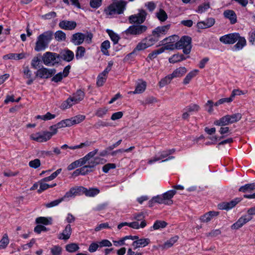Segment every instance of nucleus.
<instances>
[{
	"mask_svg": "<svg viewBox=\"0 0 255 255\" xmlns=\"http://www.w3.org/2000/svg\"><path fill=\"white\" fill-rule=\"evenodd\" d=\"M241 200L240 198H235L230 202H222L218 205L220 210H229L234 208Z\"/></svg>",
	"mask_w": 255,
	"mask_h": 255,
	"instance_id": "nucleus-11",
	"label": "nucleus"
},
{
	"mask_svg": "<svg viewBox=\"0 0 255 255\" xmlns=\"http://www.w3.org/2000/svg\"><path fill=\"white\" fill-rule=\"evenodd\" d=\"M170 25H164L162 26L157 27L153 31L152 34L154 38H156L158 40V37L161 34H165L169 29Z\"/></svg>",
	"mask_w": 255,
	"mask_h": 255,
	"instance_id": "nucleus-20",
	"label": "nucleus"
},
{
	"mask_svg": "<svg viewBox=\"0 0 255 255\" xmlns=\"http://www.w3.org/2000/svg\"><path fill=\"white\" fill-rule=\"evenodd\" d=\"M70 69V66L68 65L65 67L62 72H60L55 75L52 78V81L54 82H58L62 80L64 77H66L68 76L69 73V70Z\"/></svg>",
	"mask_w": 255,
	"mask_h": 255,
	"instance_id": "nucleus-21",
	"label": "nucleus"
},
{
	"mask_svg": "<svg viewBox=\"0 0 255 255\" xmlns=\"http://www.w3.org/2000/svg\"><path fill=\"white\" fill-rule=\"evenodd\" d=\"M200 110V106L197 104H193L189 105L187 108V111L189 113H197Z\"/></svg>",
	"mask_w": 255,
	"mask_h": 255,
	"instance_id": "nucleus-51",
	"label": "nucleus"
},
{
	"mask_svg": "<svg viewBox=\"0 0 255 255\" xmlns=\"http://www.w3.org/2000/svg\"><path fill=\"white\" fill-rule=\"evenodd\" d=\"M228 115H226L214 122V125L216 126L223 127L230 125Z\"/></svg>",
	"mask_w": 255,
	"mask_h": 255,
	"instance_id": "nucleus-30",
	"label": "nucleus"
},
{
	"mask_svg": "<svg viewBox=\"0 0 255 255\" xmlns=\"http://www.w3.org/2000/svg\"><path fill=\"white\" fill-rule=\"evenodd\" d=\"M116 167L115 163H107L103 166L102 170L104 172L108 173L110 169H115Z\"/></svg>",
	"mask_w": 255,
	"mask_h": 255,
	"instance_id": "nucleus-59",
	"label": "nucleus"
},
{
	"mask_svg": "<svg viewBox=\"0 0 255 255\" xmlns=\"http://www.w3.org/2000/svg\"><path fill=\"white\" fill-rule=\"evenodd\" d=\"M228 117L230 125L240 121L242 118V115L240 113H237L232 115H228Z\"/></svg>",
	"mask_w": 255,
	"mask_h": 255,
	"instance_id": "nucleus-35",
	"label": "nucleus"
},
{
	"mask_svg": "<svg viewBox=\"0 0 255 255\" xmlns=\"http://www.w3.org/2000/svg\"><path fill=\"white\" fill-rule=\"evenodd\" d=\"M163 203L164 202L163 201L162 194H161L153 197L152 199L148 201V204L149 207H152L155 203L163 204Z\"/></svg>",
	"mask_w": 255,
	"mask_h": 255,
	"instance_id": "nucleus-33",
	"label": "nucleus"
},
{
	"mask_svg": "<svg viewBox=\"0 0 255 255\" xmlns=\"http://www.w3.org/2000/svg\"><path fill=\"white\" fill-rule=\"evenodd\" d=\"M219 215V212L216 211H210L203 216H201L200 218L201 222L203 223H208L210 222L213 217L217 216Z\"/></svg>",
	"mask_w": 255,
	"mask_h": 255,
	"instance_id": "nucleus-24",
	"label": "nucleus"
},
{
	"mask_svg": "<svg viewBox=\"0 0 255 255\" xmlns=\"http://www.w3.org/2000/svg\"><path fill=\"white\" fill-rule=\"evenodd\" d=\"M112 244L108 240H103L101 241V242H99L98 243H97V249L99 248H102L104 247H111L112 246Z\"/></svg>",
	"mask_w": 255,
	"mask_h": 255,
	"instance_id": "nucleus-54",
	"label": "nucleus"
},
{
	"mask_svg": "<svg viewBox=\"0 0 255 255\" xmlns=\"http://www.w3.org/2000/svg\"><path fill=\"white\" fill-rule=\"evenodd\" d=\"M175 190H170L162 194L163 204L170 205L173 204L172 200L173 196L176 194Z\"/></svg>",
	"mask_w": 255,
	"mask_h": 255,
	"instance_id": "nucleus-17",
	"label": "nucleus"
},
{
	"mask_svg": "<svg viewBox=\"0 0 255 255\" xmlns=\"http://www.w3.org/2000/svg\"><path fill=\"white\" fill-rule=\"evenodd\" d=\"M191 38L188 36H184L180 40L176 42V49H183V52L185 54H189L191 49Z\"/></svg>",
	"mask_w": 255,
	"mask_h": 255,
	"instance_id": "nucleus-5",
	"label": "nucleus"
},
{
	"mask_svg": "<svg viewBox=\"0 0 255 255\" xmlns=\"http://www.w3.org/2000/svg\"><path fill=\"white\" fill-rule=\"evenodd\" d=\"M146 29L147 27L145 25H132L126 30V32L132 35L140 34L145 32Z\"/></svg>",
	"mask_w": 255,
	"mask_h": 255,
	"instance_id": "nucleus-14",
	"label": "nucleus"
},
{
	"mask_svg": "<svg viewBox=\"0 0 255 255\" xmlns=\"http://www.w3.org/2000/svg\"><path fill=\"white\" fill-rule=\"evenodd\" d=\"M84 194L87 197H94L96 195V188H91L89 189L85 187V190H84Z\"/></svg>",
	"mask_w": 255,
	"mask_h": 255,
	"instance_id": "nucleus-53",
	"label": "nucleus"
},
{
	"mask_svg": "<svg viewBox=\"0 0 255 255\" xmlns=\"http://www.w3.org/2000/svg\"><path fill=\"white\" fill-rule=\"evenodd\" d=\"M187 70L185 67H179L176 68L170 75L174 78H180L185 75Z\"/></svg>",
	"mask_w": 255,
	"mask_h": 255,
	"instance_id": "nucleus-27",
	"label": "nucleus"
},
{
	"mask_svg": "<svg viewBox=\"0 0 255 255\" xmlns=\"http://www.w3.org/2000/svg\"><path fill=\"white\" fill-rule=\"evenodd\" d=\"M29 166L33 168H37L40 166V161L39 159H35L29 162Z\"/></svg>",
	"mask_w": 255,
	"mask_h": 255,
	"instance_id": "nucleus-61",
	"label": "nucleus"
},
{
	"mask_svg": "<svg viewBox=\"0 0 255 255\" xmlns=\"http://www.w3.org/2000/svg\"><path fill=\"white\" fill-rule=\"evenodd\" d=\"M178 237L174 236L170 238L169 240L167 241L163 244V248L168 249L171 247L178 240Z\"/></svg>",
	"mask_w": 255,
	"mask_h": 255,
	"instance_id": "nucleus-44",
	"label": "nucleus"
},
{
	"mask_svg": "<svg viewBox=\"0 0 255 255\" xmlns=\"http://www.w3.org/2000/svg\"><path fill=\"white\" fill-rule=\"evenodd\" d=\"M125 5L126 2L123 1L114 2L108 7L107 9H105V11L109 15L121 14L123 12Z\"/></svg>",
	"mask_w": 255,
	"mask_h": 255,
	"instance_id": "nucleus-6",
	"label": "nucleus"
},
{
	"mask_svg": "<svg viewBox=\"0 0 255 255\" xmlns=\"http://www.w3.org/2000/svg\"><path fill=\"white\" fill-rule=\"evenodd\" d=\"M232 102V98H225L219 99L217 102L214 104L215 106H219V105H222L225 103H231Z\"/></svg>",
	"mask_w": 255,
	"mask_h": 255,
	"instance_id": "nucleus-60",
	"label": "nucleus"
},
{
	"mask_svg": "<svg viewBox=\"0 0 255 255\" xmlns=\"http://www.w3.org/2000/svg\"><path fill=\"white\" fill-rule=\"evenodd\" d=\"M146 12L145 10H140L139 12L136 15H132L129 16V20L130 23H137L139 24L143 22L145 19Z\"/></svg>",
	"mask_w": 255,
	"mask_h": 255,
	"instance_id": "nucleus-13",
	"label": "nucleus"
},
{
	"mask_svg": "<svg viewBox=\"0 0 255 255\" xmlns=\"http://www.w3.org/2000/svg\"><path fill=\"white\" fill-rule=\"evenodd\" d=\"M55 72L56 70L54 69H49L42 67L37 71L36 75L40 78L47 79L51 77Z\"/></svg>",
	"mask_w": 255,
	"mask_h": 255,
	"instance_id": "nucleus-12",
	"label": "nucleus"
},
{
	"mask_svg": "<svg viewBox=\"0 0 255 255\" xmlns=\"http://www.w3.org/2000/svg\"><path fill=\"white\" fill-rule=\"evenodd\" d=\"M238 43L234 46L236 49H240L242 48L246 44V41L245 38L240 37L238 39Z\"/></svg>",
	"mask_w": 255,
	"mask_h": 255,
	"instance_id": "nucleus-52",
	"label": "nucleus"
},
{
	"mask_svg": "<svg viewBox=\"0 0 255 255\" xmlns=\"http://www.w3.org/2000/svg\"><path fill=\"white\" fill-rule=\"evenodd\" d=\"M45 181H42L41 180L39 182V188L37 190V192L39 193H41L43 191L49 188H52L56 186V183H54L52 184H48L44 182Z\"/></svg>",
	"mask_w": 255,
	"mask_h": 255,
	"instance_id": "nucleus-37",
	"label": "nucleus"
},
{
	"mask_svg": "<svg viewBox=\"0 0 255 255\" xmlns=\"http://www.w3.org/2000/svg\"><path fill=\"white\" fill-rule=\"evenodd\" d=\"M74 57V53L70 50H65L60 53V57L62 59L67 62L72 61Z\"/></svg>",
	"mask_w": 255,
	"mask_h": 255,
	"instance_id": "nucleus-28",
	"label": "nucleus"
},
{
	"mask_svg": "<svg viewBox=\"0 0 255 255\" xmlns=\"http://www.w3.org/2000/svg\"><path fill=\"white\" fill-rule=\"evenodd\" d=\"M74 125L72 118L71 119H67L60 121L57 124L53 125L56 132H58V129L64 128L67 127H71Z\"/></svg>",
	"mask_w": 255,
	"mask_h": 255,
	"instance_id": "nucleus-19",
	"label": "nucleus"
},
{
	"mask_svg": "<svg viewBox=\"0 0 255 255\" xmlns=\"http://www.w3.org/2000/svg\"><path fill=\"white\" fill-rule=\"evenodd\" d=\"M85 187L83 186H77L71 188L69 191L67 192L64 195L66 199H68L76 196H80L84 194Z\"/></svg>",
	"mask_w": 255,
	"mask_h": 255,
	"instance_id": "nucleus-9",
	"label": "nucleus"
},
{
	"mask_svg": "<svg viewBox=\"0 0 255 255\" xmlns=\"http://www.w3.org/2000/svg\"><path fill=\"white\" fill-rule=\"evenodd\" d=\"M73 106L71 98L69 97L66 100L64 101L60 106V108L62 110H66L70 108Z\"/></svg>",
	"mask_w": 255,
	"mask_h": 255,
	"instance_id": "nucleus-47",
	"label": "nucleus"
},
{
	"mask_svg": "<svg viewBox=\"0 0 255 255\" xmlns=\"http://www.w3.org/2000/svg\"><path fill=\"white\" fill-rule=\"evenodd\" d=\"M83 167H86L88 172L92 171V168L96 166V150H93L81 158Z\"/></svg>",
	"mask_w": 255,
	"mask_h": 255,
	"instance_id": "nucleus-3",
	"label": "nucleus"
},
{
	"mask_svg": "<svg viewBox=\"0 0 255 255\" xmlns=\"http://www.w3.org/2000/svg\"><path fill=\"white\" fill-rule=\"evenodd\" d=\"M49 130L50 131H42L33 133L30 135V138L37 142H46L49 140L53 135L57 133L53 126L50 127Z\"/></svg>",
	"mask_w": 255,
	"mask_h": 255,
	"instance_id": "nucleus-1",
	"label": "nucleus"
},
{
	"mask_svg": "<svg viewBox=\"0 0 255 255\" xmlns=\"http://www.w3.org/2000/svg\"><path fill=\"white\" fill-rule=\"evenodd\" d=\"M255 190V183H249L240 187L239 191L244 193L251 192Z\"/></svg>",
	"mask_w": 255,
	"mask_h": 255,
	"instance_id": "nucleus-34",
	"label": "nucleus"
},
{
	"mask_svg": "<svg viewBox=\"0 0 255 255\" xmlns=\"http://www.w3.org/2000/svg\"><path fill=\"white\" fill-rule=\"evenodd\" d=\"M146 225V223L144 220L141 221L140 225H139L137 222L128 223V227L135 229H138L139 228H143Z\"/></svg>",
	"mask_w": 255,
	"mask_h": 255,
	"instance_id": "nucleus-42",
	"label": "nucleus"
},
{
	"mask_svg": "<svg viewBox=\"0 0 255 255\" xmlns=\"http://www.w3.org/2000/svg\"><path fill=\"white\" fill-rule=\"evenodd\" d=\"M59 25L64 29L73 30L76 27L77 24L73 21L63 20L60 22Z\"/></svg>",
	"mask_w": 255,
	"mask_h": 255,
	"instance_id": "nucleus-23",
	"label": "nucleus"
},
{
	"mask_svg": "<svg viewBox=\"0 0 255 255\" xmlns=\"http://www.w3.org/2000/svg\"><path fill=\"white\" fill-rule=\"evenodd\" d=\"M52 255H60L61 254L62 248L59 246H54L50 249Z\"/></svg>",
	"mask_w": 255,
	"mask_h": 255,
	"instance_id": "nucleus-55",
	"label": "nucleus"
},
{
	"mask_svg": "<svg viewBox=\"0 0 255 255\" xmlns=\"http://www.w3.org/2000/svg\"><path fill=\"white\" fill-rule=\"evenodd\" d=\"M47 231V229L45 226L39 224H38V225H37L34 229V231L37 234H40L42 232H45Z\"/></svg>",
	"mask_w": 255,
	"mask_h": 255,
	"instance_id": "nucleus-63",
	"label": "nucleus"
},
{
	"mask_svg": "<svg viewBox=\"0 0 255 255\" xmlns=\"http://www.w3.org/2000/svg\"><path fill=\"white\" fill-rule=\"evenodd\" d=\"M239 38V35L238 33L229 34L222 36L220 40L225 44H233L236 42Z\"/></svg>",
	"mask_w": 255,
	"mask_h": 255,
	"instance_id": "nucleus-15",
	"label": "nucleus"
},
{
	"mask_svg": "<svg viewBox=\"0 0 255 255\" xmlns=\"http://www.w3.org/2000/svg\"><path fill=\"white\" fill-rule=\"evenodd\" d=\"M224 16L229 18L230 22L232 24H234L237 22V16L235 12L232 10H227L224 12Z\"/></svg>",
	"mask_w": 255,
	"mask_h": 255,
	"instance_id": "nucleus-31",
	"label": "nucleus"
},
{
	"mask_svg": "<svg viewBox=\"0 0 255 255\" xmlns=\"http://www.w3.org/2000/svg\"><path fill=\"white\" fill-rule=\"evenodd\" d=\"M73 95L79 102L82 101L84 98V93L80 90H78Z\"/></svg>",
	"mask_w": 255,
	"mask_h": 255,
	"instance_id": "nucleus-57",
	"label": "nucleus"
},
{
	"mask_svg": "<svg viewBox=\"0 0 255 255\" xmlns=\"http://www.w3.org/2000/svg\"><path fill=\"white\" fill-rule=\"evenodd\" d=\"M108 33L114 43L115 44L117 43L119 39V36L116 33L111 30H108Z\"/></svg>",
	"mask_w": 255,
	"mask_h": 255,
	"instance_id": "nucleus-62",
	"label": "nucleus"
},
{
	"mask_svg": "<svg viewBox=\"0 0 255 255\" xmlns=\"http://www.w3.org/2000/svg\"><path fill=\"white\" fill-rule=\"evenodd\" d=\"M156 16L158 19L161 22L166 21L168 18L166 12L162 9H160L156 13Z\"/></svg>",
	"mask_w": 255,
	"mask_h": 255,
	"instance_id": "nucleus-39",
	"label": "nucleus"
},
{
	"mask_svg": "<svg viewBox=\"0 0 255 255\" xmlns=\"http://www.w3.org/2000/svg\"><path fill=\"white\" fill-rule=\"evenodd\" d=\"M59 55L55 53L47 52L43 54L42 60L43 63L47 66L53 65V62L56 60Z\"/></svg>",
	"mask_w": 255,
	"mask_h": 255,
	"instance_id": "nucleus-10",
	"label": "nucleus"
},
{
	"mask_svg": "<svg viewBox=\"0 0 255 255\" xmlns=\"http://www.w3.org/2000/svg\"><path fill=\"white\" fill-rule=\"evenodd\" d=\"M198 72V70L195 69L188 73L185 78L183 79V84L186 85L189 84L192 79L197 74Z\"/></svg>",
	"mask_w": 255,
	"mask_h": 255,
	"instance_id": "nucleus-36",
	"label": "nucleus"
},
{
	"mask_svg": "<svg viewBox=\"0 0 255 255\" xmlns=\"http://www.w3.org/2000/svg\"><path fill=\"white\" fill-rule=\"evenodd\" d=\"M167 225V223L166 222L157 220L154 222L152 228L154 230H158L160 228H164Z\"/></svg>",
	"mask_w": 255,
	"mask_h": 255,
	"instance_id": "nucleus-45",
	"label": "nucleus"
},
{
	"mask_svg": "<svg viewBox=\"0 0 255 255\" xmlns=\"http://www.w3.org/2000/svg\"><path fill=\"white\" fill-rule=\"evenodd\" d=\"M113 65V61H110L108 65L105 70L101 73L99 74L97 80V87H102L105 83L108 73L111 71L112 66Z\"/></svg>",
	"mask_w": 255,
	"mask_h": 255,
	"instance_id": "nucleus-8",
	"label": "nucleus"
},
{
	"mask_svg": "<svg viewBox=\"0 0 255 255\" xmlns=\"http://www.w3.org/2000/svg\"><path fill=\"white\" fill-rule=\"evenodd\" d=\"M157 41V39L156 38H154L152 36L146 37L137 44L135 48L134 49L132 53H134L137 51L143 50L153 45Z\"/></svg>",
	"mask_w": 255,
	"mask_h": 255,
	"instance_id": "nucleus-7",
	"label": "nucleus"
},
{
	"mask_svg": "<svg viewBox=\"0 0 255 255\" xmlns=\"http://www.w3.org/2000/svg\"><path fill=\"white\" fill-rule=\"evenodd\" d=\"M72 233V228L70 224H67L65 229L60 233L58 236V238L60 240H68Z\"/></svg>",
	"mask_w": 255,
	"mask_h": 255,
	"instance_id": "nucleus-22",
	"label": "nucleus"
},
{
	"mask_svg": "<svg viewBox=\"0 0 255 255\" xmlns=\"http://www.w3.org/2000/svg\"><path fill=\"white\" fill-rule=\"evenodd\" d=\"M252 217L244 216L240 218L238 220L231 226L233 230H237L243 226L245 224L251 220Z\"/></svg>",
	"mask_w": 255,
	"mask_h": 255,
	"instance_id": "nucleus-18",
	"label": "nucleus"
},
{
	"mask_svg": "<svg viewBox=\"0 0 255 255\" xmlns=\"http://www.w3.org/2000/svg\"><path fill=\"white\" fill-rule=\"evenodd\" d=\"M214 19L209 18L207 19L206 21L198 22L197 26L199 29H205L211 27L214 24Z\"/></svg>",
	"mask_w": 255,
	"mask_h": 255,
	"instance_id": "nucleus-29",
	"label": "nucleus"
},
{
	"mask_svg": "<svg viewBox=\"0 0 255 255\" xmlns=\"http://www.w3.org/2000/svg\"><path fill=\"white\" fill-rule=\"evenodd\" d=\"M146 86V82L144 81L141 80L137 84L134 91L130 92L129 93H132L133 94H141L145 91Z\"/></svg>",
	"mask_w": 255,
	"mask_h": 255,
	"instance_id": "nucleus-25",
	"label": "nucleus"
},
{
	"mask_svg": "<svg viewBox=\"0 0 255 255\" xmlns=\"http://www.w3.org/2000/svg\"><path fill=\"white\" fill-rule=\"evenodd\" d=\"M81 166H83V165H82V163L81 162V158H80V159L72 162L71 164H70L67 166V170L68 171H71V170H72L75 169L76 168H77L78 167H81Z\"/></svg>",
	"mask_w": 255,
	"mask_h": 255,
	"instance_id": "nucleus-41",
	"label": "nucleus"
},
{
	"mask_svg": "<svg viewBox=\"0 0 255 255\" xmlns=\"http://www.w3.org/2000/svg\"><path fill=\"white\" fill-rule=\"evenodd\" d=\"M52 35L53 33L51 31H48L40 34L37 38L35 50L39 51L45 49L52 39Z\"/></svg>",
	"mask_w": 255,
	"mask_h": 255,
	"instance_id": "nucleus-2",
	"label": "nucleus"
},
{
	"mask_svg": "<svg viewBox=\"0 0 255 255\" xmlns=\"http://www.w3.org/2000/svg\"><path fill=\"white\" fill-rule=\"evenodd\" d=\"M9 243L8 237L6 234H4L0 241V250L5 249Z\"/></svg>",
	"mask_w": 255,
	"mask_h": 255,
	"instance_id": "nucleus-40",
	"label": "nucleus"
},
{
	"mask_svg": "<svg viewBox=\"0 0 255 255\" xmlns=\"http://www.w3.org/2000/svg\"><path fill=\"white\" fill-rule=\"evenodd\" d=\"M72 119L74 125L82 122L85 119V116L84 115H79L73 117Z\"/></svg>",
	"mask_w": 255,
	"mask_h": 255,
	"instance_id": "nucleus-56",
	"label": "nucleus"
},
{
	"mask_svg": "<svg viewBox=\"0 0 255 255\" xmlns=\"http://www.w3.org/2000/svg\"><path fill=\"white\" fill-rule=\"evenodd\" d=\"M88 171L86 170V167H81V168L75 170L72 175L74 176H78L80 175H85L88 174Z\"/></svg>",
	"mask_w": 255,
	"mask_h": 255,
	"instance_id": "nucleus-48",
	"label": "nucleus"
},
{
	"mask_svg": "<svg viewBox=\"0 0 255 255\" xmlns=\"http://www.w3.org/2000/svg\"><path fill=\"white\" fill-rule=\"evenodd\" d=\"M123 113L122 112H118L114 113L111 118V119L113 121H115L121 119L123 116Z\"/></svg>",
	"mask_w": 255,
	"mask_h": 255,
	"instance_id": "nucleus-64",
	"label": "nucleus"
},
{
	"mask_svg": "<svg viewBox=\"0 0 255 255\" xmlns=\"http://www.w3.org/2000/svg\"><path fill=\"white\" fill-rule=\"evenodd\" d=\"M35 223L37 224H43L44 225H51L52 219L51 217H39L36 219Z\"/></svg>",
	"mask_w": 255,
	"mask_h": 255,
	"instance_id": "nucleus-32",
	"label": "nucleus"
},
{
	"mask_svg": "<svg viewBox=\"0 0 255 255\" xmlns=\"http://www.w3.org/2000/svg\"><path fill=\"white\" fill-rule=\"evenodd\" d=\"M55 38L58 41H65L66 40V34L62 31H57L54 34Z\"/></svg>",
	"mask_w": 255,
	"mask_h": 255,
	"instance_id": "nucleus-49",
	"label": "nucleus"
},
{
	"mask_svg": "<svg viewBox=\"0 0 255 255\" xmlns=\"http://www.w3.org/2000/svg\"><path fill=\"white\" fill-rule=\"evenodd\" d=\"M66 250L69 253H74L79 249V246L76 243L67 244L65 247Z\"/></svg>",
	"mask_w": 255,
	"mask_h": 255,
	"instance_id": "nucleus-43",
	"label": "nucleus"
},
{
	"mask_svg": "<svg viewBox=\"0 0 255 255\" xmlns=\"http://www.w3.org/2000/svg\"><path fill=\"white\" fill-rule=\"evenodd\" d=\"M66 199L65 197H64V196L62 197V198L54 200L53 201H51L49 203H48L45 204V206L47 208H51L56 206H57L59 204H60L62 201L65 200Z\"/></svg>",
	"mask_w": 255,
	"mask_h": 255,
	"instance_id": "nucleus-46",
	"label": "nucleus"
},
{
	"mask_svg": "<svg viewBox=\"0 0 255 255\" xmlns=\"http://www.w3.org/2000/svg\"><path fill=\"white\" fill-rule=\"evenodd\" d=\"M85 52V49L84 47L82 46L78 47L76 54V58L79 59L82 57L84 55Z\"/></svg>",
	"mask_w": 255,
	"mask_h": 255,
	"instance_id": "nucleus-58",
	"label": "nucleus"
},
{
	"mask_svg": "<svg viewBox=\"0 0 255 255\" xmlns=\"http://www.w3.org/2000/svg\"><path fill=\"white\" fill-rule=\"evenodd\" d=\"M85 38V36L82 33H76L72 35L71 41L76 45L82 44Z\"/></svg>",
	"mask_w": 255,
	"mask_h": 255,
	"instance_id": "nucleus-26",
	"label": "nucleus"
},
{
	"mask_svg": "<svg viewBox=\"0 0 255 255\" xmlns=\"http://www.w3.org/2000/svg\"><path fill=\"white\" fill-rule=\"evenodd\" d=\"M150 243V239L148 238H141L139 240L133 241L131 246L132 249L135 250L139 248H144Z\"/></svg>",
	"mask_w": 255,
	"mask_h": 255,
	"instance_id": "nucleus-16",
	"label": "nucleus"
},
{
	"mask_svg": "<svg viewBox=\"0 0 255 255\" xmlns=\"http://www.w3.org/2000/svg\"><path fill=\"white\" fill-rule=\"evenodd\" d=\"M174 151V149L162 151L158 153L159 155H156L152 159H149L148 161V163L151 164L160 160H162V162H164L173 159L174 156L169 155L173 153Z\"/></svg>",
	"mask_w": 255,
	"mask_h": 255,
	"instance_id": "nucleus-4",
	"label": "nucleus"
},
{
	"mask_svg": "<svg viewBox=\"0 0 255 255\" xmlns=\"http://www.w3.org/2000/svg\"><path fill=\"white\" fill-rule=\"evenodd\" d=\"M110 47V43L108 40L104 41L101 45V51L104 54L109 55L108 49Z\"/></svg>",
	"mask_w": 255,
	"mask_h": 255,
	"instance_id": "nucleus-50",
	"label": "nucleus"
},
{
	"mask_svg": "<svg viewBox=\"0 0 255 255\" xmlns=\"http://www.w3.org/2000/svg\"><path fill=\"white\" fill-rule=\"evenodd\" d=\"M173 79V78H172L170 74L166 76L165 77L161 79V80L159 82V86L160 88H162L169 84Z\"/></svg>",
	"mask_w": 255,
	"mask_h": 255,
	"instance_id": "nucleus-38",
	"label": "nucleus"
}]
</instances>
